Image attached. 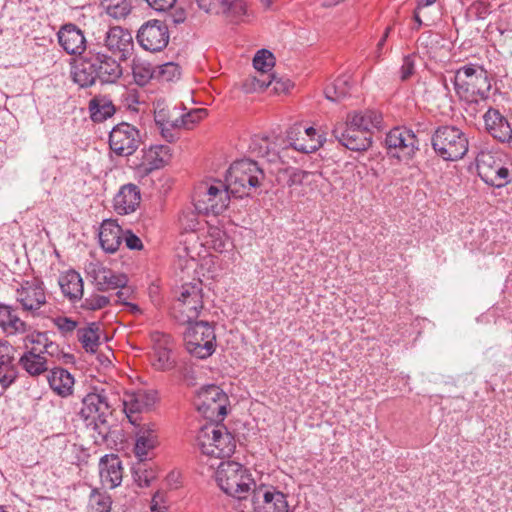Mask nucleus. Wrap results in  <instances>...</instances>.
I'll use <instances>...</instances> for the list:
<instances>
[{
    "mask_svg": "<svg viewBox=\"0 0 512 512\" xmlns=\"http://www.w3.org/2000/svg\"><path fill=\"white\" fill-rule=\"evenodd\" d=\"M113 404L108 393L101 389L86 394L82 399L79 416L97 435L96 442H106L110 433L109 417L113 413Z\"/></svg>",
    "mask_w": 512,
    "mask_h": 512,
    "instance_id": "1",
    "label": "nucleus"
},
{
    "mask_svg": "<svg viewBox=\"0 0 512 512\" xmlns=\"http://www.w3.org/2000/svg\"><path fill=\"white\" fill-rule=\"evenodd\" d=\"M452 82L461 101L477 104L489 97L491 82L488 72L481 66L469 64L460 67Z\"/></svg>",
    "mask_w": 512,
    "mask_h": 512,
    "instance_id": "2",
    "label": "nucleus"
},
{
    "mask_svg": "<svg viewBox=\"0 0 512 512\" xmlns=\"http://www.w3.org/2000/svg\"><path fill=\"white\" fill-rule=\"evenodd\" d=\"M479 177L489 186L502 188L511 181V167L508 157L498 148H483L476 156Z\"/></svg>",
    "mask_w": 512,
    "mask_h": 512,
    "instance_id": "3",
    "label": "nucleus"
},
{
    "mask_svg": "<svg viewBox=\"0 0 512 512\" xmlns=\"http://www.w3.org/2000/svg\"><path fill=\"white\" fill-rule=\"evenodd\" d=\"M264 180V172L256 161L240 159L227 170L225 181L232 196H248L252 189L259 187Z\"/></svg>",
    "mask_w": 512,
    "mask_h": 512,
    "instance_id": "4",
    "label": "nucleus"
},
{
    "mask_svg": "<svg viewBox=\"0 0 512 512\" xmlns=\"http://www.w3.org/2000/svg\"><path fill=\"white\" fill-rule=\"evenodd\" d=\"M216 481L222 491L237 499H246L257 488L248 469L235 461H222L218 465Z\"/></svg>",
    "mask_w": 512,
    "mask_h": 512,
    "instance_id": "5",
    "label": "nucleus"
},
{
    "mask_svg": "<svg viewBox=\"0 0 512 512\" xmlns=\"http://www.w3.org/2000/svg\"><path fill=\"white\" fill-rule=\"evenodd\" d=\"M431 141L436 154L446 161L462 159L468 152L469 142L466 134L453 125L438 127Z\"/></svg>",
    "mask_w": 512,
    "mask_h": 512,
    "instance_id": "6",
    "label": "nucleus"
},
{
    "mask_svg": "<svg viewBox=\"0 0 512 512\" xmlns=\"http://www.w3.org/2000/svg\"><path fill=\"white\" fill-rule=\"evenodd\" d=\"M197 445L203 454L216 458L230 457L236 448L233 435L224 426L208 424L197 434Z\"/></svg>",
    "mask_w": 512,
    "mask_h": 512,
    "instance_id": "7",
    "label": "nucleus"
},
{
    "mask_svg": "<svg viewBox=\"0 0 512 512\" xmlns=\"http://www.w3.org/2000/svg\"><path fill=\"white\" fill-rule=\"evenodd\" d=\"M230 196L226 182H203L195 188L193 206L198 213L218 215L228 207Z\"/></svg>",
    "mask_w": 512,
    "mask_h": 512,
    "instance_id": "8",
    "label": "nucleus"
},
{
    "mask_svg": "<svg viewBox=\"0 0 512 512\" xmlns=\"http://www.w3.org/2000/svg\"><path fill=\"white\" fill-rule=\"evenodd\" d=\"M186 324L188 327L184 341L187 351L198 359L211 356L216 347V335L211 324L206 321H192Z\"/></svg>",
    "mask_w": 512,
    "mask_h": 512,
    "instance_id": "9",
    "label": "nucleus"
},
{
    "mask_svg": "<svg viewBox=\"0 0 512 512\" xmlns=\"http://www.w3.org/2000/svg\"><path fill=\"white\" fill-rule=\"evenodd\" d=\"M203 308L202 284L185 283L172 306V315L180 323L186 324L196 320Z\"/></svg>",
    "mask_w": 512,
    "mask_h": 512,
    "instance_id": "10",
    "label": "nucleus"
},
{
    "mask_svg": "<svg viewBox=\"0 0 512 512\" xmlns=\"http://www.w3.org/2000/svg\"><path fill=\"white\" fill-rule=\"evenodd\" d=\"M136 39L143 50L151 53L161 52L170 40L168 26L161 20H149L140 26Z\"/></svg>",
    "mask_w": 512,
    "mask_h": 512,
    "instance_id": "11",
    "label": "nucleus"
},
{
    "mask_svg": "<svg viewBox=\"0 0 512 512\" xmlns=\"http://www.w3.org/2000/svg\"><path fill=\"white\" fill-rule=\"evenodd\" d=\"M287 495L271 485H260L253 489L251 502L258 512H294Z\"/></svg>",
    "mask_w": 512,
    "mask_h": 512,
    "instance_id": "12",
    "label": "nucleus"
},
{
    "mask_svg": "<svg viewBox=\"0 0 512 512\" xmlns=\"http://www.w3.org/2000/svg\"><path fill=\"white\" fill-rule=\"evenodd\" d=\"M227 395L216 385L202 387L196 397L194 404L197 410L206 418H222L227 414Z\"/></svg>",
    "mask_w": 512,
    "mask_h": 512,
    "instance_id": "13",
    "label": "nucleus"
},
{
    "mask_svg": "<svg viewBox=\"0 0 512 512\" xmlns=\"http://www.w3.org/2000/svg\"><path fill=\"white\" fill-rule=\"evenodd\" d=\"M141 143L140 131L133 125L122 122L110 131V149L121 157H127L135 153Z\"/></svg>",
    "mask_w": 512,
    "mask_h": 512,
    "instance_id": "14",
    "label": "nucleus"
},
{
    "mask_svg": "<svg viewBox=\"0 0 512 512\" xmlns=\"http://www.w3.org/2000/svg\"><path fill=\"white\" fill-rule=\"evenodd\" d=\"M418 141L411 130L394 128L390 130L385 138V146L388 153L400 160L411 158L417 147Z\"/></svg>",
    "mask_w": 512,
    "mask_h": 512,
    "instance_id": "15",
    "label": "nucleus"
},
{
    "mask_svg": "<svg viewBox=\"0 0 512 512\" xmlns=\"http://www.w3.org/2000/svg\"><path fill=\"white\" fill-rule=\"evenodd\" d=\"M16 299L22 309L31 315H37L38 311L46 304L45 287L38 279L24 281L16 290Z\"/></svg>",
    "mask_w": 512,
    "mask_h": 512,
    "instance_id": "16",
    "label": "nucleus"
},
{
    "mask_svg": "<svg viewBox=\"0 0 512 512\" xmlns=\"http://www.w3.org/2000/svg\"><path fill=\"white\" fill-rule=\"evenodd\" d=\"M104 46L120 61H125L133 54L134 39L132 33L121 26L110 27L104 37Z\"/></svg>",
    "mask_w": 512,
    "mask_h": 512,
    "instance_id": "17",
    "label": "nucleus"
},
{
    "mask_svg": "<svg viewBox=\"0 0 512 512\" xmlns=\"http://www.w3.org/2000/svg\"><path fill=\"white\" fill-rule=\"evenodd\" d=\"M324 141L325 138L321 135L317 136L316 130L313 127L302 129L300 125H295L289 128L286 135L288 147L306 154L318 150Z\"/></svg>",
    "mask_w": 512,
    "mask_h": 512,
    "instance_id": "18",
    "label": "nucleus"
},
{
    "mask_svg": "<svg viewBox=\"0 0 512 512\" xmlns=\"http://www.w3.org/2000/svg\"><path fill=\"white\" fill-rule=\"evenodd\" d=\"M332 133L339 143L352 151L367 150L372 144L371 134L357 127H351L347 121L337 124Z\"/></svg>",
    "mask_w": 512,
    "mask_h": 512,
    "instance_id": "19",
    "label": "nucleus"
},
{
    "mask_svg": "<svg viewBox=\"0 0 512 512\" xmlns=\"http://www.w3.org/2000/svg\"><path fill=\"white\" fill-rule=\"evenodd\" d=\"M86 272L100 291L124 287L127 283L125 275L117 274L99 262L89 263Z\"/></svg>",
    "mask_w": 512,
    "mask_h": 512,
    "instance_id": "20",
    "label": "nucleus"
},
{
    "mask_svg": "<svg viewBox=\"0 0 512 512\" xmlns=\"http://www.w3.org/2000/svg\"><path fill=\"white\" fill-rule=\"evenodd\" d=\"M153 343L151 359L153 366L158 370H169L173 367L174 361L171 358L172 338L161 332L151 334Z\"/></svg>",
    "mask_w": 512,
    "mask_h": 512,
    "instance_id": "21",
    "label": "nucleus"
},
{
    "mask_svg": "<svg viewBox=\"0 0 512 512\" xmlns=\"http://www.w3.org/2000/svg\"><path fill=\"white\" fill-rule=\"evenodd\" d=\"M58 43L69 55H81L86 50L84 32L75 24L63 25L57 33Z\"/></svg>",
    "mask_w": 512,
    "mask_h": 512,
    "instance_id": "22",
    "label": "nucleus"
},
{
    "mask_svg": "<svg viewBox=\"0 0 512 512\" xmlns=\"http://www.w3.org/2000/svg\"><path fill=\"white\" fill-rule=\"evenodd\" d=\"M99 476L103 487L114 489L123 478V467L120 458L115 454H106L99 461Z\"/></svg>",
    "mask_w": 512,
    "mask_h": 512,
    "instance_id": "23",
    "label": "nucleus"
},
{
    "mask_svg": "<svg viewBox=\"0 0 512 512\" xmlns=\"http://www.w3.org/2000/svg\"><path fill=\"white\" fill-rule=\"evenodd\" d=\"M157 394L152 390H137L125 394L123 399L124 411L131 423L136 421L134 414L149 410L156 402Z\"/></svg>",
    "mask_w": 512,
    "mask_h": 512,
    "instance_id": "24",
    "label": "nucleus"
},
{
    "mask_svg": "<svg viewBox=\"0 0 512 512\" xmlns=\"http://www.w3.org/2000/svg\"><path fill=\"white\" fill-rule=\"evenodd\" d=\"M98 80L102 84L115 83L123 74L122 67L114 57L92 50Z\"/></svg>",
    "mask_w": 512,
    "mask_h": 512,
    "instance_id": "25",
    "label": "nucleus"
},
{
    "mask_svg": "<svg viewBox=\"0 0 512 512\" xmlns=\"http://www.w3.org/2000/svg\"><path fill=\"white\" fill-rule=\"evenodd\" d=\"M483 119L487 132L494 139L502 143H510L512 141V128L499 110L489 108L485 112Z\"/></svg>",
    "mask_w": 512,
    "mask_h": 512,
    "instance_id": "26",
    "label": "nucleus"
},
{
    "mask_svg": "<svg viewBox=\"0 0 512 512\" xmlns=\"http://www.w3.org/2000/svg\"><path fill=\"white\" fill-rule=\"evenodd\" d=\"M17 377L14 348L7 341L0 340V386L6 390L16 381Z\"/></svg>",
    "mask_w": 512,
    "mask_h": 512,
    "instance_id": "27",
    "label": "nucleus"
},
{
    "mask_svg": "<svg viewBox=\"0 0 512 512\" xmlns=\"http://www.w3.org/2000/svg\"><path fill=\"white\" fill-rule=\"evenodd\" d=\"M171 150L168 145H151L148 149L143 150L142 162L139 169L149 174L154 170L162 168L170 159Z\"/></svg>",
    "mask_w": 512,
    "mask_h": 512,
    "instance_id": "28",
    "label": "nucleus"
},
{
    "mask_svg": "<svg viewBox=\"0 0 512 512\" xmlns=\"http://www.w3.org/2000/svg\"><path fill=\"white\" fill-rule=\"evenodd\" d=\"M141 201V194L135 184L123 185L114 197V209L118 214L127 215L136 210Z\"/></svg>",
    "mask_w": 512,
    "mask_h": 512,
    "instance_id": "29",
    "label": "nucleus"
},
{
    "mask_svg": "<svg viewBox=\"0 0 512 512\" xmlns=\"http://www.w3.org/2000/svg\"><path fill=\"white\" fill-rule=\"evenodd\" d=\"M123 233L122 228L114 220H104L99 230L102 249L107 253L116 252L122 243Z\"/></svg>",
    "mask_w": 512,
    "mask_h": 512,
    "instance_id": "30",
    "label": "nucleus"
},
{
    "mask_svg": "<svg viewBox=\"0 0 512 512\" xmlns=\"http://www.w3.org/2000/svg\"><path fill=\"white\" fill-rule=\"evenodd\" d=\"M58 284L65 297L71 302L82 299L84 284L81 275L75 270L63 272L58 279Z\"/></svg>",
    "mask_w": 512,
    "mask_h": 512,
    "instance_id": "31",
    "label": "nucleus"
},
{
    "mask_svg": "<svg viewBox=\"0 0 512 512\" xmlns=\"http://www.w3.org/2000/svg\"><path fill=\"white\" fill-rule=\"evenodd\" d=\"M0 328L10 336L26 333L29 326L18 316L13 307L0 304Z\"/></svg>",
    "mask_w": 512,
    "mask_h": 512,
    "instance_id": "32",
    "label": "nucleus"
},
{
    "mask_svg": "<svg viewBox=\"0 0 512 512\" xmlns=\"http://www.w3.org/2000/svg\"><path fill=\"white\" fill-rule=\"evenodd\" d=\"M47 354L37 352V347H32L19 358V365L31 377H37L48 371Z\"/></svg>",
    "mask_w": 512,
    "mask_h": 512,
    "instance_id": "33",
    "label": "nucleus"
},
{
    "mask_svg": "<svg viewBox=\"0 0 512 512\" xmlns=\"http://www.w3.org/2000/svg\"><path fill=\"white\" fill-rule=\"evenodd\" d=\"M159 444L157 431L154 425L143 426L136 434L134 453L140 461L147 459L149 451Z\"/></svg>",
    "mask_w": 512,
    "mask_h": 512,
    "instance_id": "34",
    "label": "nucleus"
},
{
    "mask_svg": "<svg viewBox=\"0 0 512 512\" xmlns=\"http://www.w3.org/2000/svg\"><path fill=\"white\" fill-rule=\"evenodd\" d=\"M73 80L80 87L86 88L94 85L98 80L96 73V65L90 50L80 63L75 67L73 73Z\"/></svg>",
    "mask_w": 512,
    "mask_h": 512,
    "instance_id": "35",
    "label": "nucleus"
},
{
    "mask_svg": "<svg viewBox=\"0 0 512 512\" xmlns=\"http://www.w3.org/2000/svg\"><path fill=\"white\" fill-rule=\"evenodd\" d=\"M346 121L351 127H357L370 134L372 129H380L382 115L374 110L354 111L347 114Z\"/></svg>",
    "mask_w": 512,
    "mask_h": 512,
    "instance_id": "36",
    "label": "nucleus"
},
{
    "mask_svg": "<svg viewBox=\"0 0 512 512\" xmlns=\"http://www.w3.org/2000/svg\"><path fill=\"white\" fill-rule=\"evenodd\" d=\"M48 383L57 395L67 397L73 392L74 377L68 370L58 367L50 371Z\"/></svg>",
    "mask_w": 512,
    "mask_h": 512,
    "instance_id": "37",
    "label": "nucleus"
},
{
    "mask_svg": "<svg viewBox=\"0 0 512 512\" xmlns=\"http://www.w3.org/2000/svg\"><path fill=\"white\" fill-rule=\"evenodd\" d=\"M271 85L275 93H285L292 87V82L287 78H277L270 74L265 76V79L251 77L245 83L246 91H262Z\"/></svg>",
    "mask_w": 512,
    "mask_h": 512,
    "instance_id": "38",
    "label": "nucleus"
},
{
    "mask_svg": "<svg viewBox=\"0 0 512 512\" xmlns=\"http://www.w3.org/2000/svg\"><path fill=\"white\" fill-rule=\"evenodd\" d=\"M90 117L94 122H103L115 113V106L107 96H95L89 103Z\"/></svg>",
    "mask_w": 512,
    "mask_h": 512,
    "instance_id": "39",
    "label": "nucleus"
},
{
    "mask_svg": "<svg viewBox=\"0 0 512 512\" xmlns=\"http://www.w3.org/2000/svg\"><path fill=\"white\" fill-rule=\"evenodd\" d=\"M131 69L133 80L138 86H145L151 79H155L156 67L146 60L133 59Z\"/></svg>",
    "mask_w": 512,
    "mask_h": 512,
    "instance_id": "40",
    "label": "nucleus"
},
{
    "mask_svg": "<svg viewBox=\"0 0 512 512\" xmlns=\"http://www.w3.org/2000/svg\"><path fill=\"white\" fill-rule=\"evenodd\" d=\"M77 338L87 352H95L100 344L99 328L90 324L77 330Z\"/></svg>",
    "mask_w": 512,
    "mask_h": 512,
    "instance_id": "41",
    "label": "nucleus"
},
{
    "mask_svg": "<svg viewBox=\"0 0 512 512\" xmlns=\"http://www.w3.org/2000/svg\"><path fill=\"white\" fill-rule=\"evenodd\" d=\"M101 5L113 19H125L131 12L132 0H102Z\"/></svg>",
    "mask_w": 512,
    "mask_h": 512,
    "instance_id": "42",
    "label": "nucleus"
},
{
    "mask_svg": "<svg viewBox=\"0 0 512 512\" xmlns=\"http://www.w3.org/2000/svg\"><path fill=\"white\" fill-rule=\"evenodd\" d=\"M275 65V57L272 52L267 49L257 51L253 58V66L258 75L257 78L265 79V76L270 75L268 72L272 70Z\"/></svg>",
    "mask_w": 512,
    "mask_h": 512,
    "instance_id": "43",
    "label": "nucleus"
},
{
    "mask_svg": "<svg viewBox=\"0 0 512 512\" xmlns=\"http://www.w3.org/2000/svg\"><path fill=\"white\" fill-rule=\"evenodd\" d=\"M350 92V82L348 76L338 77L331 86L325 88L326 99L337 102L345 98Z\"/></svg>",
    "mask_w": 512,
    "mask_h": 512,
    "instance_id": "44",
    "label": "nucleus"
},
{
    "mask_svg": "<svg viewBox=\"0 0 512 512\" xmlns=\"http://www.w3.org/2000/svg\"><path fill=\"white\" fill-rule=\"evenodd\" d=\"M26 340L32 344L41 346V348L37 347L38 353L47 354L48 356H54L58 353V345L49 341L46 333H32L26 337Z\"/></svg>",
    "mask_w": 512,
    "mask_h": 512,
    "instance_id": "45",
    "label": "nucleus"
},
{
    "mask_svg": "<svg viewBox=\"0 0 512 512\" xmlns=\"http://www.w3.org/2000/svg\"><path fill=\"white\" fill-rule=\"evenodd\" d=\"M155 79L161 82H173L180 78V66L174 62H167L156 67Z\"/></svg>",
    "mask_w": 512,
    "mask_h": 512,
    "instance_id": "46",
    "label": "nucleus"
},
{
    "mask_svg": "<svg viewBox=\"0 0 512 512\" xmlns=\"http://www.w3.org/2000/svg\"><path fill=\"white\" fill-rule=\"evenodd\" d=\"M208 112L204 108H196L186 114L181 115L174 120V125L185 129H192L193 126L207 116Z\"/></svg>",
    "mask_w": 512,
    "mask_h": 512,
    "instance_id": "47",
    "label": "nucleus"
},
{
    "mask_svg": "<svg viewBox=\"0 0 512 512\" xmlns=\"http://www.w3.org/2000/svg\"><path fill=\"white\" fill-rule=\"evenodd\" d=\"M112 500L106 493L92 492L89 498L88 507L90 512H110Z\"/></svg>",
    "mask_w": 512,
    "mask_h": 512,
    "instance_id": "48",
    "label": "nucleus"
},
{
    "mask_svg": "<svg viewBox=\"0 0 512 512\" xmlns=\"http://www.w3.org/2000/svg\"><path fill=\"white\" fill-rule=\"evenodd\" d=\"M206 243L220 253L225 251L227 246L231 244L226 233L218 228L209 229Z\"/></svg>",
    "mask_w": 512,
    "mask_h": 512,
    "instance_id": "49",
    "label": "nucleus"
},
{
    "mask_svg": "<svg viewBox=\"0 0 512 512\" xmlns=\"http://www.w3.org/2000/svg\"><path fill=\"white\" fill-rule=\"evenodd\" d=\"M198 211L191 208L184 210L179 217L180 224L185 231H196L199 229L200 221Z\"/></svg>",
    "mask_w": 512,
    "mask_h": 512,
    "instance_id": "50",
    "label": "nucleus"
},
{
    "mask_svg": "<svg viewBox=\"0 0 512 512\" xmlns=\"http://www.w3.org/2000/svg\"><path fill=\"white\" fill-rule=\"evenodd\" d=\"M220 5V13H232L235 17H241L246 13V3L243 0H217Z\"/></svg>",
    "mask_w": 512,
    "mask_h": 512,
    "instance_id": "51",
    "label": "nucleus"
},
{
    "mask_svg": "<svg viewBox=\"0 0 512 512\" xmlns=\"http://www.w3.org/2000/svg\"><path fill=\"white\" fill-rule=\"evenodd\" d=\"M155 121L161 131V135L166 141L173 142L177 139L175 130L181 127L174 125V120H164L161 118V115H159L156 116Z\"/></svg>",
    "mask_w": 512,
    "mask_h": 512,
    "instance_id": "52",
    "label": "nucleus"
},
{
    "mask_svg": "<svg viewBox=\"0 0 512 512\" xmlns=\"http://www.w3.org/2000/svg\"><path fill=\"white\" fill-rule=\"evenodd\" d=\"M109 304V298L104 295L92 294L85 298L82 303V308L90 311L100 310Z\"/></svg>",
    "mask_w": 512,
    "mask_h": 512,
    "instance_id": "53",
    "label": "nucleus"
},
{
    "mask_svg": "<svg viewBox=\"0 0 512 512\" xmlns=\"http://www.w3.org/2000/svg\"><path fill=\"white\" fill-rule=\"evenodd\" d=\"M415 72V59L413 55H406L400 68V78L402 81L408 80Z\"/></svg>",
    "mask_w": 512,
    "mask_h": 512,
    "instance_id": "54",
    "label": "nucleus"
},
{
    "mask_svg": "<svg viewBox=\"0 0 512 512\" xmlns=\"http://www.w3.org/2000/svg\"><path fill=\"white\" fill-rule=\"evenodd\" d=\"M55 326L63 333L64 336L72 333L76 327L77 322L68 317H57L54 319Z\"/></svg>",
    "mask_w": 512,
    "mask_h": 512,
    "instance_id": "55",
    "label": "nucleus"
},
{
    "mask_svg": "<svg viewBox=\"0 0 512 512\" xmlns=\"http://www.w3.org/2000/svg\"><path fill=\"white\" fill-rule=\"evenodd\" d=\"M122 240L125 241L126 246L131 250H141L143 248L141 239L129 230L123 233Z\"/></svg>",
    "mask_w": 512,
    "mask_h": 512,
    "instance_id": "56",
    "label": "nucleus"
},
{
    "mask_svg": "<svg viewBox=\"0 0 512 512\" xmlns=\"http://www.w3.org/2000/svg\"><path fill=\"white\" fill-rule=\"evenodd\" d=\"M146 3L155 11H167L171 9L177 0H145Z\"/></svg>",
    "mask_w": 512,
    "mask_h": 512,
    "instance_id": "57",
    "label": "nucleus"
},
{
    "mask_svg": "<svg viewBox=\"0 0 512 512\" xmlns=\"http://www.w3.org/2000/svg\"><path fill=\"white\" fill-rule=\"evenodd\" d=\"M198 7L201 10H204L206 13H214L219 14L220 13V7L217 8L216 4L212 2V0H196Z\"/></svg>",
    "mask_w": 512,
    "mask_h": 512,
    "instance_id": "58",
    "label": "nucleus"
},
{
    "mask_svg": "<svg viewBox=\"0 0 512 512\" xmlns=\"http://www.w3.org/2000/svg\"><path fill=\"white\" fill-rule=\"evenodd\" d=\"M170 19L171 21L175 24V25H178V24H182L185 22L186 20V12L184 9L182 8H179V9H176L174 10L171 14H170Z\"/></svg>",
    "mask_w": 512,
    "mask_h": 512,
    "instance_id": "59",
    "label": "nucleus"
},
{
    "mask_svg": "<svg viewBox=\"0 0 512 512\" xmlns=\"http://www.w3.org/2000/svg\"><path fill=\"white\" fill-rule=\"evenodd\" d=\"M160 493L157 492L153 498H152V502H151V512H166L167 508L166 507H161L158 505V499L160 498Z\"/></svg>",
    "mask_w": 512,
    "mask_h": 512,
    "instance_id": "60",
    "label": "nucleus"
},
{
    "mask_svg": "<svg viewBox=\"0 0 512 512\" xmlns=\"http://www.w3.org/2000/svg\"><path fill=\"white\" fill-rule=\"evenodd\" d=\"M123 305L126 306L127 310L133 315H141L143 313L142 309L137 304L123 301Z\"/></svg>",
    "mask_w": 512,
    "mask_h": 512,
    "instance_id": "61",
    "label": "nucleus"
},
{
    "mask_svg": "<svg viewBox=\"0 0 512 512\" xmlns=\"http://www.w3.org/2000/svg\"><path fill=\"white\" fill-rule=\"evenodd\" d=\"M387 39H385V37H381L380 40L378 41L377 43V46H376V51H375V57L377 59H380L382 54H383V47L386 43Z\"/></svg>",
    "mask_w": 512,
    "mask_h": 512,
    "instance_id": "62",
    "label": "nucleus"
},
{
    "mask_svg": "<svg viewBox=\"0 0 512 512\" xmlns=\"http://www.w3.org/2000/svg\"><path fill=\"white\" fill-rule=\"evenodd\" d=\"M264 144H265V147H260V150H259V154L262 156V157H266V156H269V152H268V144H267V140H263Z\"/></svg>",
    "mask_w": 512,
    "mask_h": 512,
    "instance_id": "63",
    "label": "nucleus"
},
{
    "mask_svg": "<svg viewBox=\"0 0 512 512\" xmlns=\"http://www.w3.org/2000/svg\"><path fill=\"white\" fill-rule=\"evenodd\" d=\"M414 20L416 22V26L414 29L418 30L422 26V20L417 11L414 12Z\"/></svg>",
    "mask_w": 512,
    "mask_h": 512,
    "instance_id": "64",
    "label": "nucleus"
}]
</instances>
